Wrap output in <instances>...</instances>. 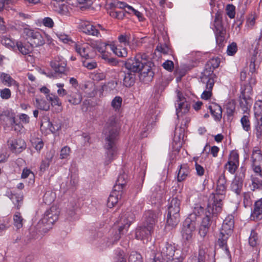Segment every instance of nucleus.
<instances>
[{
  "label": "nucleus",
  "instance_id": "obj_1",
  "mask_svg": "<svg viewBox=\"0 0 262 262\" xmlns=\"http://www.w3.org/2000/svg\"><path fill=\"white\" fill-rule=\"evenodd\" d=\"M227 189V180L225 171L219 177L216 182L215 193L210 194L207 207L204 209L200 205H196L193 212L196 215L204 213L199 233L205 237L207 234L211 225L215 223L219 214L222 210L223 200L224 199Z\"/></svg>",
  "mask_w": 262,
  "mask_h": 262
},
{
  "label": "nucleus",
  "instance_id": "obj_2",
  "mask_svg": "<svg viewBox=\"0 0 262 262\" xmlns=\"http://www.w3.org/2000/svg\"><path fill=\"white\" fill-rule=\"evenodd\" d=\"M105 150V157L107 163H111L117 153V142L119 136V127L116 118L111 116L106 122L103 130Z\"/></svg>",
  "mask_w": 262,
  "mask_h": 262
},
{
  "label": "nucleus",
  "instance_id": "obj_3",
  "mask_svg": "<svg viewBox=\"0 0 262 262\" xmlns=\"http://www.w3.org/2000/svg\"><path fill=\"white\" fill-rule=\"evenodd\" d=\"M234 227V219L232 215H228L224 220L220 233L217 236V245L229 253L227 247V241L231 235Z\"/></svg>",
  "mask_w": 262,
  "mask_h": 262
},
{
  "label": "nucleus",
  "instance_id": "obj_4",
  "mask_svg": "<svg viewBox=\"0 0 262 262\" xmlns=\"http://www.w3.org/2000/svg\"><path fill=\"white\" fill-rule=\"evenodd\" d=\"M134 219L135 215L131 211L123 213L119 221L117 222L119 234H116L111 238H108L106 243V246L110 247L116 244L120 238V235L124 234L127 231L131 223L134 221Z\"/></svg>",
  "mask_w": 262,
  "mask_h": 262
},
{
  "label": "nucleus",
  "instance_id": "obj_5",
  "mask_svg": "<svg viewBox=\"0 0 262 262\" xmlns=\"http://www.w3.org/2000/svg\"><path fill=\"white\" fill-rule=\"evenodd\" d=\"M20 26L23 36L29 40L32 46L37 47L45 43V34L42 35L39 31L31 28L25 23H22Z\"/></svg>",
  "mask_w": 262,
  "mask_h": 262
},
{
  "label": "nucleus",
  "instance_id": "obj_6",
  "mask_svg": "<svg viewBox=\"0 0 262 262\" xmlns=\"http://www.w3.org/2000/svg\"><path fill=\"white\" fill-rule=\"evenodd\" d=\"M181 200L178 196L172 198L169 200L167 224L168 226L174 227L180 220V211Z\"/></svg>",
  "mask_w": 262,
  "mask_h": 262
},
{
  "label": "nucleus",
  "instance_id": "obj_7",
  "mask_svg": "<svg viewBox=\"0 0 262 262\" xmlns=\"http://www.w3.org/2000/svg\"><path fill=\"white\" fill-rule=\"evenodd\" d=\"M174 252L175 247L172 244L167 242L163 243L160 247L159 252L156 253L151 262H163L174 258Z\"/></svg>",
  "mask_w": 262,
  "mask_h": 262
},
{
  "label": "nucleus",
  "instance_id": "obj_8",
  "mask_svg": "<svg viewBox=\"0 0 262 262\" xmlns=\"http://www.w3.org/2000/svg\"><path fill=\"white\" fill-rule=\"evenodd\" d=\"M148 56L145 53H138L135 57L128 58L125 63L126 70L133 73H139L143 67V64Z\"/></svg>",
  "mask_w": 262,
  "mask_h": 262
},
{
  "label": "nucleus",
  "instance_id": "obj_9",
  "mask_svg": "<svg viewBox=\"0 0 262 262\" xmlns=\"http://www.w3.org/2000/svg\"><path fill=\"white\" fill-rule=\"evenodd\" d=\"M213 23V28H212L215 35L216 43L219 45H222L224 40L223 26L222 24V15L223 11L221 9L216 11Z\"/></svg>",
  "mask_w": 262,
  "mask_h": 262
},
{
  "label": "nucleus",
  "instance_id": "obj_10",
  "mask_svg": "<svg viewBox=\"0 0 262 262\" xmlns=\"http://www.w3.org/2000/svg\"><path fill=\"white\" fill-rule=\"evenodd\" d=\"M196 223L190 217H187L183 223L181 234L183 240L188 243L192 242L195 234Z\"/></svg>",
  "mask_w": 262,
  "mask_h": 262
},
{
  "label": "nucleus",
  "instance_id": "obj_11",
  "mask_svg": "<svg viewBox=\"0 0 262 262\" xmlns=\"http://www.w3.org/2000/svg\"><path fill=\"white\" fill-rule=\"evenodd\" d=\"M252 166L254 172L262 177V151L258 147L253 148L251 156Z\"/></svg>",
  "mask_w": 262,
  "mask_h": 262
},
{
  "label": "nucleus",
  "instance_id": "obj_12",
  "mask_svg": "<svg viewBox=\"0 0 262 262\" xmlns=\"http://www.w3.org/2000/svg\"><path fill=\"white\" fill-rule=\"evenodd\" d=\"M251 87L248 86L243 91L240 96L239 105L244 113L249 114L253 100L248 93H251Z\"/></svg>",
  "mask_w": 262,
  "mask_h": 262
},
{
  "label": "nucleus",
  "instance_id": "obj_13",
  "mask_svg": "<svg viewBox=\"0 0 262 262\" xmlns=\"http://www.w3.org/2000/svg\"><path fill=\"white\" fill-rule=\"evenodd\" d=\"M50 66L55 74H63L68 71L67 60L61 56H57L51 60Z\"/></svg>",
  "mask_w": 262,
  "mask_h": 262
},
{
  "label": "nucleus",
  "instance_id": "obj_14",
  "mask_svg": "<svg viewBox=\"0 0 262 262\" xmlns=\"http://www.w3.org/2000/svg\"><path fill=\"white\" fill-rule=\"evenodd\" d=\"M58 216L59 211L55 207L52 206L45 212L43 217L41 219V223L46 224L48 226V228H50L51 226L58 220Z\"/></svg>",
  "mask_w": 262,
  "mask_h": 262
},
{
  "label": "nucleus",
  "instance_id": "obj_15",
  "mask_svg": "<svg viewBox=\"0 0 262 262\" xmlns=\"http://www.w3.org/2000/svg\"><path fill=\"white\" fill-rule=\"evenodd\" d=\"M239 165V155L236 151H232L229 155L228 161L225 165V168L231 174H234Z\"/></svg>",
  "mask_w": 262,
  "mask_h": 262
},
{
  "label": "nucleus",
  "instance_id": "obj_16",
  "mask_svg": "<svg viewBox=\"0 0 262 262\" xmlns=\"http://www.w3.org/2000/svg\"><path fill=\"white\" fill-rule=\"evenodd\" d=\"M79 29L82 32L88 35L98 37L100 35L96 27L88 21H81L79 24Z\"/></svg>",
  "mask_w": 262,
  "mask_h": 262
},
{
  "label": "nucleus",
  "instance_id": "obj_17",
  "mask_svg": "<svg viewBox=\"0 0 262 262\" xmlns=\"http://www.w3.org/2000/svg\"><path fill=\"white\" fill-rule=\"evenodd\" d=\"M8 145L10 150L14 153L19 154L26 148V144L24 140L19 139L9 140Z\"/></svg>",
  "mask_w": 262,
  "mask_h": 262
},
{
  "label": "nucleus",
  "instance_id": "obj_18",
  "mask_svg": "<svg viewBox=\"0 0 262 262\" xmlns=\"http://www.w3.org/2000/svg\"><path fill=\"white\" fill-rule=\"evenodd\" d=\"M177 106H176L177 114L178 116L181 114H185L189 111V105L186 102L185 98L182 93L178 91L177 93Z\"/></svg>",
  "mask_w": 262,
  "mask_h": 262
},
{
  "label": "nucleus",
  "instance_id": "obj_19",
  "mask_svg": "<svg viewBox=\"0 0 262 262\" xmlns=\"http://www.w3.org/2000/svg\"><path fill=\"white\" fill-rule=\"evenodd\" d=\"M7 120L9 122L12 128L15 132H20L23 127V125L20 123H16L15 117L13 115L10 116L9 113L5 112L0 115V120Z\"/></svg>",
  "mask_w": 262,
  "mask_h": 262
},
{
  "label": "nucleus",
  "instance_id": "obj_20",
  "mask_svg": "<svg viewBox=\"0 0 262 262\" xmlns=\"http://www.w3.org/2000/svg\"><path fill=\"white\" fill-rule=\"evenodd\" d=\"M154 230L145 225L138 228L136 231V237L138 239H148L153 233Z\"/></svg>",
  "mask_w": 262,
  "mask_h": 262
},
{
  "label": "nucleus",
  "instance_id": "obj_21",
  "mask_svg": "<svg viewBox=\"0 0 262 262\" xmlns=\"http://www.w3.org/2000/svg\"><path fill=\"white\" fill-rule=\"evenodd\" d=\"M139 73H140V79L145 82L151 81L154 76V73L151 67L145 62Z\"/></svg>",
  "mask_w": 262,
  "mask_h": 262
},
{
  "label": "nucleus",
  "instance_id": "obj_22",
  "mask_svg": "<svg viewBox=\"0 0 262 262\" xmlns=\"http://www.w3.org/2000/svg\"><path fill=\"white\" fill-rule=\"evenodd\" d=\"M190 173V169L187 164L180 165L178 169L177 179L179 182L185 181Z\"/></svg>",
  "mask_w": 262,
  "mask_h": 262
},
{
  "label": "nucleus",
  "instance_id": "obj_23",
  "mask_svg": "<svg viewBox=\"0 0 262 262\" xmlns=\"http://www.w3.org/2000/svg\"><path fill=\"white\" fill-rule=\"evenodd\" d=\"M215 75L213 73V70L212 68L209 67L207 64L205 65V69L202 72V76H201V80L203 83H209V81H212L214 82V78Z\"/></svg>",
  "mask_w": 262,
  "mask_h": 262
},
{
  "label": "nucleus",
  "instance_id": "obj_24",
  "mask_svg": "<svg viewBox=\"0 0 262 262\" xmlns=\"http://www.w3.org/2000/svg\"><path fill=\"white\" fill-rule=\"evenodd\" d=\"M144 218V225L154 230L157 222V214L152 211L148 210L145 213Z\"/></svg>",
  "mask_w": 262,
  "mask_h": 262
},
{
  "label": "nucleus",
  "instance_id": "obj_25",
  "mask_svg": "<svg viewBox=\"0 0 262 262\" xmlns=\"http://www.w3.org/2000/svg\"><path fill=\"white\" fill-rule=\"evenodd\" d=\"M0 81L4 85L8 87L13 86L16 90L19 88V83L7 73L1 74Z\"/></svg>",
  "mask_w": 262,
  "mask_h": 262
},
{
  "label": "nucleus",
  "instance_id": "obj_26",
  "mask_svg": "<svg viewBox=\"0 0 262 262\" xmlns=\"http://www.w3.org/2000/svg\"><path fill=\"white\" fill-rule=\"evenodd\" d=\"M75 50L83 58L88 59L91 57L90 53L92 49L86 43L76 44Z\"/></svg>",
  "mask_w": 262,
  "mask_h": 262
},
{
  "label": "nucleus",
  "instance_id": "obj_27",
  "mask_svg": "<svg viewBox=\"0 0 262 262\" xmlns=\"http://www.w3.org/2000/svg\"><path fill=\"white\" fill-rule=\"evenodd\" d=\"M136 73L128 70L123 72V83L125 86L130 88L135 84Z\"/></svg>",
  "mask_w": 262,
  "mask_h": 262
},
{
  "label": "nucleus",
  "instance_id": "obj_28",
  "mask_svg": "<svg viewBox=\"0 0 262 262\" xmlns=\"http://www.w3.org/2000/svg\"><path fill=\"white\" fill-rule=\"evenodd\" d=\"M251 217L255 221L262 219V198L255 202Z\"/></svg>",
  "mask_w": 262,
  "mask_h": 262
},
{
  "label": "nucleus",
  "instance_id": "obj_29",
  "mask_svg": "<svg viewBox=\"0 0 262 262\" xmlns=\"http://www.w3.org/2000/svg\"><path fill=\"white\" fill-rule=\"evenodd\" d=\"M122 192L120 190L114 189L107 199V205L109 208L113 207L121 198Z\"/></svg>",
  "mask_w": 262,
  "mask_h": 262
},
{
  "label": "nucleus",
  "instance_id": "obj_30",
  "mask_svg": "<svg viewBox=\"0 0 262 262\" xmlns=\"http://www.w3.org/2000/svg\"><path fill=\"white\" fill-rule=\"evenodd\" d=\"M210 113L214 120L219 121L222 118V110L221 106L216 103H212L208 106Z\"/></svg>",
  "mask_w": 262,
  "mask_h": 262
},
{
  "label": "nucleus",
  "instance_id": "obj_31",
  "mask_svg": "<svg viewBox=\"0 0 262 262\" xmlns=\"http://www.w3.org/2000/svg\"><path fill=\"white\" fill-rule=\"evenodd\" d=\"M243 181L242 178L236 176L231 185V190L239 195L243 188Z\"/></svg>",
  "mask_w": 262,
  "mask_h": 262
},
{
  "label": "nucleus",
  "instance_id": "obj_32",
  "mask_svg": "<svg viewBox=\"0 0 262 262\" xmlns=\"http://www.w3.org/2000/svg\"><path fill=\"white\" fill-rule=\"evenodd\" d=\"M67 97L68 101L73 105L79 104L82 99L81 93L77 91H71L70 94L68 95Z\"/></svg>",
  "mask_w": 262,
  "mask_h": 262
},
{
  "label": "nucleus",
  "instance_id": "obj_33",
  "mask_svg": "<svg viewBox=\"0 0 262 262\" xmlns=\"http://www.w3.org/2000/svg\"><path fill=\"white\" fill-rule=\"evenodd\" d=\"M127 175L125 173L120 174L116 182V184L114 186V189L120 190L122 192L123 187L126 183Z\"/></svg>",
  "mask_w": 262,
  "mask_h": 262
},
{
  "label": "nucleus",
  "instance_id": "obj_34",
  "mask_svg": "<svg viewBox=\"0 0 262 262\" xmlns=\"http://www.w3.org/2000/svg\"><path fill=\"white\" fill-rule=\"evenodd\" d=\"M205 84V90L201 95V98L204 100H208L212 95V90L214 85V82L209 81V83H204Z\"/></svg>",
  "mask_w": 262,
  "mask_h": 262
},
{
  "label": "nucleus",
  "instance_id": "obj_35",
  "mask_svg": "<svg viewBox=\"0 0 262 262\" xmlns=\"http://www.w3.org/2000/svg\"><path fill=\"white\" fill-rule=\"evenodd\" d=\"M14 226L17 229L21 228L23 226L25 220L23 217L19 212H16L13 215V217Z\"/></svg>",
  "mask_w": 262,
  "mask_h": 262
},
{
  "label": "nucleus",
  "instance_id": "obj_36",
  "mask_svg": "<svg viewBox=\"0 0 262 262\" xmlns=\"http://www.w3.org/2000/svg\"><path fill=\"white\" fill-rule=\"evenodd\" d=\"M255 119L254 132L257 138L260 139L262 137V118H255Z\"/></svg>",
  "mask_w": 262,
  "mask_h": 262
},
{
  "label": "nucleus",
  "instance_id": "obj_37",
  "mask_svg": "<svg viewBox=\"0 0 262 262\" xmlns=\"http://www.w3.org/2000/svg\"><path fill=\"white\" fill-rule=\"evenodd\" d=\"M131 39V34L129 32L122 33L118 37L119 42L125 46H130V40Z\"/></svg>",
  "mask_w": 262,
  "mask_h": 262
},
{
  "label": "nucleus",
  "instance_id": "obj_38",
  "mask_svg": "<svg viewBox=\"0 0 262 262\" xmlns=\"http://www.w3.org/2000/svg\"><path fill=\"white\" fill-rule=\"evenodd\" d=\"M249 114H246L241 119V123L243 129L246 132L251 130V123L249 119Z\"/></svg>",
  "mask_w": 262,
  "mask_h": 262
},
{
  "label": "nucleus",
  "instance_id": "obj_39",
  "mask_svg": "<svg viewBox=\"0 0 262 262\" xmlns=\"http://www.w3.org/2000/svg\"><path fill=\"white\" fill-rule=\"evenodd\" d=\"M55 199V193L51 190L47 191L43 196V201L47 205L51 204Z\"/></svg>",
  "mask_w": 262,
  "mask_h": 262
},
{
  "label": "nucleus",
  "instance_id": "obj_40",
  "mask_svg": "<svg viewBox=\"0 0 262 262\" xmlns=\"http://www.w3.org/2000/svg\"><path fill=\"white\" fill-rule=\"evenodd\" d=\"M35 106L39 110L47 111L50 109V104L44 99H36Z\"/></svg>",
  "mask_w": 262,
  "mask_h": 262
},
{
  "label": "nucleus",
  "instance_id": "obj_41",
  "mask_svg": "<svg viewBox=\"0 0 262 262\" xmlns=\"http://www.w3.org/2000/svg\"><path fill=\"white\" fill-rule=\"evenodd\" d=\"M115 262H127V255L124 252L119 249L115 250Z\"/></svg>",
  "mask_w": 262,
  "mask_h": 262
},
{
  "label": "nucleus",
  "instance_id": "obj_42",
  "mask_svg": "<svg viewBox=\"0 0 262 262\" xmlns=\"http://www.w3.org/2000/svg\"><path fill=\"white\" fill-rule=\"evenodd\" d=\"M255 118H262V100H257L254 105Z\"/></svg>",
  "mask_w": 262,
  "mask_h": 262
},
{
  "label": "nucleus",
  "instance_id": "obj_43",
  "mask_svg": "<svg viewBox=\"0 0 262 262\" xmlns=\"http://www.w3.org/2000/svg\"><path fill=\"white\" fill-rule=\"evenodd\" d=\"M46 99L47 100L50 101L52 106H61V101L57 96L53 94H50L46 96Z\"/></svg>",
  "mask_w": 262,
  "mask_h": 262
},
{
  "label": "nucleus",
  "instance_id": "obj_44",
  "mask_svg": "<svg viewBox=\"0 0 262 262\" xmlns=\"http://www.w3.org/2000/svg\"><path fill=\"white\" fill-rule=\"evenodd\" d=\"M253 194L251 192H245L243 194V204L245 207H250L252 204Z\"/></svg>",
  "mask_w": 262,
  "mask_h": 262
},
{
  "label": "nucleus",
  "instance_id": "obj_45",
  "mask_svg": "<svg viewBox=\"0 0 262 262\" xmlns=\"http://www.w3.org/2000/svg\"><path fill=\"white\" fill-rule=\"evenodd\" d=\"M16 46L18 51L23 55H28L31 52V48L24 45L21 42H17Z\"/></svg>",
  "mask_w": 262,
  "mask_h": 262
},
{
  "label": "nucleus",
  "instance_id": "obj_46",
  "mask_svg": "<svg viewBox=\"0 0 262 262\" xmlns=\"http://www.w3.org/2000/svg\"><path fill=\"white\" fill-rule=\"evenodd\" d=\"M32 146L37 151H40L44 146L42 140L38 138H32L31 140Z\"/></svg>",
  "mask_w": 262,
  "mask_h": 262
},
{
  "label": "nucleus",
  "instance_id": "obj_47",
  "mask_svg": "<svg viewBox=\"0 0 262 262\" xmlns=\"http://www.w3.org/2000/svg\"><path fill=\"white\" fill-rule=\"evenodd\" d=\"M111 49L113 51L114 53L119 57H124L127 55V51L125 48H117L114 46H112Z\"/></svg>",
  "mask_w": 262,
  "mask_h": 262
},
{
  "label": "nucleus",
  "instance_id": "obj_48",
  "mask_svg": "<svg viewBox=\"0 0 262 262\" xmlns=\"http://www.w3.org/2000/svg\"><path fill=\"white\" fill-rule=\"evenodd\" d=\"M125 12L129 14H134L136 15L138 18L139 20L140 21H142L144 20V17L142 13L139 12V11L135 9L132 6L128 7V10H125Z\"/></svg>",
  "mask_w": 262,
  "mask_h": 262
},
{
  "label": "nucleus",
  "instance_id": "obj_49",
  "mask_svg": "<svg viewBox=\"0 0 262 262\" xmlns=\"http://www.w3.org/2000/svg\"><path fill=\"white\" fill-rule=\"evenodd\" d=\"M115 8L111 9L110 11V15L115 18H117L118 19H122L125 16V13L123 11H115L114 10Z\"/></svg>",
  "mask_w": 262,
  "mask_h": 262
},
{
  "label": "nucleus",
  "instance_id": "obj_50",
  "mask_svg": "<svg viewBox=\"0 0 262 262\" xmlns=\"http://www.w3.org/2000/svg\"><path fill=\"white\" fill-rule=\"evenodd\" d=\"M226 113L228 116H232L235 110V103L231 100L228 102L226 105Z\"/></svg>",
  "mask_w": 262,
  "mask_h": 262
},
{
  "label": "nucleus",
  "instance_id": "obj_51",
  "mask_svg": "<svg viewBox=\"0 0 262 262\" xmlns=\"http://www.w3.org/2000/svg\"><path fill=\"white\" fill-rule=\"evenodd\" d=\"M122 99L120 96H116L112 101L111 106L115 111H118L121 107Z\"/></svg>",
  "mask_w": 262,
  "mask_h": 262
},
{
  "label": "nucleus",
  "instance_id": "obj_52",
  "mask_svg": "<svg viewBox=\"0 0 262 262\" xmlns=\"http://www.w3.org/2000/svg\"><path fill=\"white\" fill-rule=\"evenodd\" d=\"M249 243L252 247L256 246L258 243L257 234L254 230L251 231L249 238Z\"/></svg>",
  "mask_w": 262,
  "mask_h": 262
},
{
  "label": "nucleus",
  "instance_id": "obj_53",
  "mask_svg": "<svg viewBox=\"0 0 262 262\" xmlns=\"http://www.w3.org/2000/svg\"><path fill=\"white\" fill-rule=\"evenodd\" d=\"M130 6L128 5L126 3L120 1L114 2L110 4L111 9L119 8L124 9L126 8L128 10V7Z\"/></svg>",
  "mask_w": 262,
  "mask_h": 262
},
{
  "label": "nucleus",
  "instance_id": "obj_54",
  "mask_svg": "<svg viewBox=\"0 0 262 262\" xmlns=\"http://www.w3.org/2000/svg\"><path fill=\"white\" fill-rule=\"evenodd\" d=\"M252 190L262 189V180L256 177L252 178Z\"/></svg>",
  "mask_w": 262,
  "mask_h": 262
},
{
  "label": "nucleus",
  "instance_id": "obj_55",
  "mask_svg": "<svg viewBox=\"0 0 262 262\" xmlns=\"http://www.w3.org/2000/svg\"><path fill=\"white\" fill-rule=\"evenodd\" d=\"M2 43L9 48H13L15 46V41L14 40L8 37H4L2 39Z\"/></svg>",
  "mask_w": 262,
  "mask_h": 262
},
{
  "label": "nucleus",
  "instance_id": "obj_56",
  "mask_svg": "<svg viewBox=\"0 0 262 262\" xmlns=\"http://www.w3.org/2000/svg\"><path fill=\"white\" fill-rule=\"evenodd\" d=\"M71 154V148L68 146H65L62 147L60 151V159H68Z\"/></svg>",
  "mask_w": 262,
  "mask_h": 262
},
{
  "label": "nucleus",
  "instance_id": "obj_57",
  "mask_svg": "<svg viewBox=\"0 0 262 262\" xmlns=\"http://www.w3.org/2000/svg\"><path fill=\"white\" fill-rule=\"evenodd\" d=\"M156 50L164 55L169 54L170 51V48L166 44L161 43L157 45Z\"/></svg>",
  "mask_w": 262,
  "mask_h": 262
},
{
  "label": "nucleus",
  "instance_id": "obj_58",
  "mask_svg": "<svg viewBox=\"0 0 262 262\" xmlns=\"http://www.w3.org/2000/svg\"><path fill=\"white\" fill-rule=\"evenodd\" d=\"M142 126L143 130L141 132V136L142 138H144L147 137V132L151 129L152 127V124L148 121L147 123L146 122L144 123Z\"/></svg>",
  "mask_w": 262,
  "mask_h": 262
},
{
  "label": "nucleus",
  "instance_id": "obj_59",
  "mask_svg": "<svg viewBox=\"0 0 262 262\" xmlns=\"http://www.w3.org/2000/svg\"><path fill=\"white\" fill-rule=\"evenodd\" d=\"M128 262H142L141 255L137 252H133L129 256Z\"/></svg>",
  "mask_w": 262,
  "mask_h": 262
},
{
  "label": "nucleus",
  "instance_id": "obj_60",
  "mask_svg": "<svg viewBox=\"0 0 262 262\" xmlns=\"http://www.w3.org/2000/svg\"><path fill=\"white\" fill-rule=\"evenodd\" d=\"M237 51V45L235 42H232L227 47V53L228 55L232 56L236 53Z\"/></svg>",
  "mask_w": 262,
  "mask_h": 262
},
{
  "label": "nucleus",
  "instance_id": "obj_61",
  "mask_svg": "<svg viewBox=\"0 0 262 262\" xmlns=\"http://www.w3.org/2000/svg\"><path fill=\"white\" fill-rule=\"evenodd\" d=\"M0 96L3 99H8L11 96V92L9 89L5 88L2 90H0Z\"/></svg>",
  "mask_w": 262,
  "mask_h": 262
},
{
  "label": "nucleus",
  "instance_id": "obj_62",
  "mask_svg": "<svg viewBox=\"0 0 262 262\" xmlns=\"http://www.w3.org/2000/svg\"><path fill=\"white\" fill-rule=\"evenodd\" d=\"M220 63V59L219 58H213L211 59L206 64L209 67L212 68V70L218 68Z\"/></svg>",
  "mask_w": 262,
  "mask_h": 262
},
{
  "label": "nucleus",
  "instance_id": "obj_63",
  "mask_svg": "<svg viewBox=\"0 0 262 262\" xmlns=\"http://www.w3.org/2000/svg\"><path fill=\"white\" fill-rule=\"evenodd\" d=\"M256 59V55H253L250 59V63L249 64L250 72L254 73L255 72L257 68V65L255 63Z\"/></svg>",
  "mask_w": 262,
  "mask_h": 262
},
{
  "label": "nucleus",
  "instance_id": "obj_64",
  "mask_svg": "<svg viewBox=\"0 0 262 262\" xmlns=\"http://www.w3.org/2000/svg\"><path fill=\"white\" fill-rule=\"evenodd\" d=\"M42 23L45 27L49 28H52L54 25L53 19L49 17H45L42 19Z\"/></svg>",
  "mask_w": 262,
  "mask_h": 262
}]
</instances>
